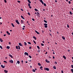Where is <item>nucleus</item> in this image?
I'll use <instances>...</instances> for the list:
<instances>
[{
  "label": "nucleus",
  "instance_id": "44",
  "mask_svg": "<svg viewBox=\"0 0 73 73\" xmlns=\"http://www.w3.org/2000/svg\"><path fill=\"white\" fill-rule=\"evenodd\" d=\"M44 6H46V4L45 3H44Z\"/></svg>",
  "mask_w": 73,
  "mask_h": 73
},
{
  "label": "nucleus",
  "instance_id": "28",
  "mask_svg": "<svg viewBox=\"0 0 73 73\" xmlns=\"http://www.w3.org/2000/svg\"><path fill=\"white\" fill-rule=\"evenodd\" d=\"M37 48H38V49H40V48L39 47V46H37Z\"/></svg>",
  "mask_w": 73,
  "mask_h": 73
},
{
  "label": "nucleus",
  "instance_id": "52",
  "mask_svg": "<svg viewBox=\"0 0 73 73\" xmlns=\"http://www.w3.org/2000/svg\"><path fill=\"white\" fill-rule=\"evenodd\" d=\"M68 3H69V4H70L71 2L70 1H69Z\"/></svg>",
  "mask_w": 73,
  "mask_h": 73
},
{
  "label": "nucleus",
  "instance_id": "53",
  "mask_svg": "<svg viewBox=\"0 0 73 73\" xmlns=\"http://www.w3.org/2000/svg\"><path fill=\"white\" fill-rule=\"evenodd\" d=\"M11 42H9V44L10 45H11Z\"/></svg>",
  "mask_w": 73,
  "mask_h": 73
},
{
  "label": "nucleus",
  "instance_id": "5",
  "mask_svg": "<svg viewBox=\"0 0 73 73\" xmlns=\"http://www.w3.org/2000/svg\"><path fill=\"white\" fill-rule=\"evenodd\" d=\"M35 32L37 34H38V35H39L40 34L37 31H36V30L35 31Z\"/></svg>",
  "mask_w": 73,
  "mask_h": 73
},
{
  "label": "nucleus",
  "instance_id": "35",
  "mask_svg": "<svg viewBox=\"0 0 73 73\" xmlns=\"http://www.w3.org/2000/svg\"><path fill=\"white\" fill-rule=\"evenodd\" d=\"M30 3H29L28 4V6L29 7H30Z\"/></svg>",
  "mask_w": 73,
  "mask_h": 73
},
{
  "label": "nucleus",
  "instance_id": "45",
  "mask_svg": "<svg viewBox=\"0 0 73 73\" xmlns=\"http://www.w3.org/2000/svg\"><path fill=\"white\" fill-rule=\"evenodd\" d=\"M57 64V63L56 62H55V64Z\"/></svg>",
  "mask_w": 73,
  "mask_h": 73
},
{
  "label": "nucleus",
  "instance_id": "58",
  "mask_svg": "<svg viewBox=\"0 0 73 73\" xmlns=\"http://www.w3.org/2000/svg\"><path fill=\"white\" fill-rule=\"evenodd\" d=\"M29 8H30V9H31V7H30V6H29Z\"/></svg>",
  "mask_w": 73,
  "mask_h": 73
},
{
  "label": "nucleus",
  "instance_id": "57",
  "mask_svg": "<svg viewBox=\"0 0 73 73\" xmlns=\"http://www.w3.org/2000/svg\"><path fill=\"white\" fill-rule=\"evenodd\" d=\"M32 20L33 21H35V20H34V19H32Z\"/></svg>",
  "mask_w": 73,
  "mask_h": 73
},
{
  "label": "nucleus",
  "instance_id": "63",
  "mask_svg": "<svg viewBox=\"0 0 73 73\" xmlns=\"http://www.w3.org/2000/svg\"><path fill=\"white\" fill-rule=\"evenodd\" d=\"M44 33V31H42V33Z\"/></svg>",
  "mask_w": 73,
  "mask_h": 73
},
{
  "label": "nucleus",
  "instance_id": "64",
  "mask_svg": "<svg viewBox=\"0 0 73 73\" xmlns=\"http://www.w3.org/2000/svg\"><path fill=\"white\" fill-rule=\"evenodd\" d=\"M42 42H43V43H44V41H42Z\"/></svg>",
  "mask_w": 73,
  "mask_h": 73
},
{
  "label": "nucleus",
  "instance_id": "12",
  "mask_svg": "<svg viewBox=\"0 0 73 73\" xmlns=\"http://www.w3.org/2000/svg\"><path fill=\"white\" fill-rule=\"evenodd\" d=\"M35 11H38V12H39V11L38 10H37V9H35Z\"/></svg>",
  "mask_w": 73,
  "mask_h": 73
},
{
  "label": "nucleus",
  "instance_id": "18",
  "mask_svg": "<svg viewBox=\"0 0 73 73\" xmlns=\"http://www.w3.org/2000/svg\"><path fill=\"white\" fill-rule=\"evenodd\" d=\"M0 41L1 42H3V40L2 39H1V38H0Z\"/></svg>",
  "mask_w": 73,
  "mask_h": 73
},
{
  "label": "nucleus",
  "instance_id": "34",
  "mask_svg": "<svg viewBox=\"0 0 73 73\" xmlns=\"http://www.w3.org/2000/svg\"><path fill=\"white\" fill-rule=\"evenodd\" d=\"M33 42L35 44H36V43L35 42V41L34 40H33Z\"/></svg>",
  "mask_w": 73,
  "mask_h": 73
},
{
  "label": "nucleus",
  "instance_id": "14",
  "mask_svg": "<svg viewBox=\"0 0 73 73\" xmlns=\"http://www.w3.org/2000/svg\"><path fill=\"white\" fill-rule=\"evenodd\" d=\"M33 38L35 39V40L36 39V37L35 36H33Z\"/></svg>",
  "mask_w": 73,
  "mask_h": 73
},
{
  "label": "nucleus",
  "instance_id": "36",
  "mask_svg": "<svg viewBox=\"0 0 73 73\" xmlns=\"http://www.w3.org/2000/svg\"><path fill=\"white\" fill-rule=\"evenodd\" d=\"M28 15H29V16H30V15H31L30 14V13H28Z\"/></svg>",
  "mask_w": 73,
  "mask_h": 73
},
{
  "label": "nucleus",
  "instance_id": "41",
  "mask_svg": "<svg viewBox=\"0 0 73 73\" xmlns=\"http://www.w3.org/2000/svg\"><path fill=\"white\" fill-rule=\"evenodd\" d=\"M18 47H19V50H20V47L19 45L18 46Z\"/></svg>",
  "mask_w": 73,
  "mask_h": 73
},
{
  "label": "nucleus",
  "instance_id": "48",
  "mask_svg": "<svg viewBox=\"0 0 73 73\" xmlns=\"http://www.w3.org/2000/svg\"><path fill=\"white\" fill-rule=\"evenodd\" d=\"M71 67H72V68L73 69V65H71Z\"/></svg>",
  "mask_w": 73,
  "mask_h": 73
},
{
  "label": "nucleus",
  "instance_id": "23",
  "mask_svg": "<svg viewBox=\"0 0 73 73\" xmlns=\"http://www.w3.org/2000/svg\"><path fill=\"white\" fill-rule=\"evenodd\" d=\"M44 25L45 26H48V24H47L46 23H45L44 24Z\"/></svg>",
  "mask_w": 73,
  "mask_h": 73
},
{
  "label": "nucleus",
  "instance_id": "26",
  "mask_svg": "<svg viewBox=\"0 0 73 73\" xmlns=\"http://www.w3.org/2000/svg\"><path fill=\"white\" fill-rule=\"evenodd\" d=\"M24 45L25 46H27V43L26 42H24Z\"/></svg>",
  "mask_w": 73,
  "mask_h": 73
},
{
  "label": "nucleus",
  "instance_id": "59",
  "mask_svg": "<svg viewBox=\"0 0 73 73\" xmlns=\"http://www.w3.org/2000/svg\"><path fill=\"white\" fill-rule=\"evenodd\" d=\"M45 61H46V62L48 61L47 60V59H46Z\"/></svg>",
  "mask_w": 73,
  "mask_h": 73
},
{
  "label": "nucleus",
  "instance_id": "33",
  "mask_svg": "<svg viewBox=\"0 0 73 73\" xmlns=\"http://www.w3.org/2000/svg\"><path fill=\"white\" fill-rule=\"evenodd\" d=\"M21 23H22L23 24V23H24V22L23 21V20H21Z\"/></svg>",
  "mask_w": 73,
  "mask_h": 73
},
{
  "label": "nucleus",
  "instance_id": "7",
  "mask_svg": "<svg viewBox=\"0 0 73 73\" xmlns=\"http://www.w3.org/2000/svg\"><path fill=\"white\" fill-rule=\"evenodd\" d=\"M37 16H38V17H39V15H40V14H39V12H37Z\"/></svg>",
  "mask_w": 73,
  "mask_h": 73
},
{
  "label": "nucleus",
  "instance_id": "62",
  "mask_svg": "<svg viewBox=\"0 0 73 73\" xmlns=\"http://www.w3.org/2000/svg\"><path fill=\"white\" fill-rule=\"evenodd\" d=\"M61 73H63V70H62L61 71Z\"/></svg>",
  "mask_w": 73,
  "mask_h": 73
},
{
  "label": "nucleus",
  "instance_id": "30",
  "mask_svg": "<svg viewBox=\"0 0 73 73\" xmlns=\"http://www.w3.org/2000/svg\"><path fill=\"white\" fill-rule=\"evenodd\" d=\"M28 43L30 45L31 44V43L30 42H28Z\"/></svg>",
  "mask_w": 73,
  "mask_h": 73
},
{
  "label": "nucleus",
  "instance_id": "47",
  "mask_svg": "<svg viewBox=\"0 0 73 73\" xmlns=\"http://www.w3.org/2000/svg\"><path fill=\"white\" fill-rule=\"evenodd\" d=\"M38 52L39 53L40 52V50H38Z\"/></svg>",
  "mask_w": 73,
  "mask_h": 73
},
{
  "label": "nucleus",
  "instance_id": "60",
  "mask_svg": "<svg viewBox=\"0 0 73 73\" xmlns=\"http://www.w3.org/2000/svg\"><path fill=\"white\" fill-rule=\"evenodd\" d=\"M17 2H18V3H20V1H17Z\"/></svg>",
  "mask_w": 73,
  "mask_h": 73
},
{
  "label": "nucleus",
  "instance_id": "2",
  "mask_svg": "<svg viewBox=\"0 0 73 73\" xmlns=\"http://www.w3.org/2000/svg\"><path fill=\"white\" fill-rule=\"evenodd\" d=\"M24 54H25V55H27V56H29L28 53L27 52H25L24 53Z\"/></svg>",
  "mask_w": 73,
  "mask_h": 73
},
{
  "label": "nucleus",
  "instance_id": "61",
  "mask_svg": "<svg viewBox=\"0 0 73 73\" xmlns=\"http://www.w3.org/2000/svg\"><path fill=\"white\" fill-rule=\"evenodd\" d=\"M7 34H8L9 35H10V33H7Z\"/></svg>",
  "mask_w": 73,
  "mask_h": 73
},
{
  "label": "nucleus",
  "instance_id": "22",
  "mask_svg": "<svg viewBox=\"0 0 73 73\" xmlns=\"http://www.w3.org/2000/svg\"><path fill=\"white\" fill-rule=\"evenodd\" d=\"M10 48V47L9 46H7V48L8 49H9Z\"/></svg>",
  "mask_w": 73,
  "mask_h": 73
},
{
  "label": "nucleus",
  "instance_id": "24",
  "mask_svg": "<svg viewBox=\"0 0 73 73\" xmlns=\"http://www.w3.org/2000/svg\"><path fill=\"white\" fill-rule=\"evenodd\" d=\"M0 48H1V49H3L2 46L0 45Z\"/></svg>",
  "mask_w": 73,
  "mask_h": 73
},
{
  "label": "nucleus",
  "instance_id": "50",
  "mask_svg": "<svg viewBox=\"0 0 73 73\" xmlns=\"http://www.w3.org/2000/svg\"><path fill=\"white\" fill-rule=\"evenodd\" d=\"M31 48H32L30 46V47H29V49H31Z\"/></svg>",
  "mask_w": 73,
  "mask_h": 73
},
{
  "label": "nucleus",
  "instance_id": "29",
  "mask_svg": "<svg viewBox=\"0 0 73 73\" xmlns=\"http://www.w3.org/2000/svg\"><path fill=\"white\" fill-rule=\"evenodd\" d=\"M33 72H35V69H33Z\"/></svg>",
  "mask_w": 73,
  "mask_h": 73
},
{
  "label": "nucleus",
  "instance_id": "49",
  "mask_svg": "<svg viewBox=\"0 0 73 73\" xmlns=\"http://www.w3.org/2000/svg\"><path fill=\"white\" fill-rule=\"evenodd\" d=\"M46 62H47V63H49L50 61H48Z\"/></svg>",
  "mask_w": 73,
  "mask_h": 73
},
{
  "label": "nucleus",
  "instance_id": "15",
  "mask_svg": "<svg viewBox=\"0 0 73 73\" xmlns=\"http://www.w3.org/2000/svg\"><path fill=\"white\" fill-rule=\"evenodd\" d=\"M41 68H43V67L42 66H41L40 67V69L41 70H43V69H42Z\"/></svg>",
  "mask_w": 73,
  "mask_h": 73
},
{
  "label": "nucleus",
  "instance_id": "9",
  "mask_svg": "<svg viewBox=\"0 0 73 73\" xmlns=\"http://www.w3.org/2000/svg\"><path fill=\"white\" fill-rule=\"evenodd\" d=\"M1 67H2V68H4L5 67V66H3V65H1Z\"/></svg>",
  "mask_w": 73,
  "mask_h": 73
},
{
  "label": "nucleus",
  "instance_id": "32",
  "mask_svg": "<svg viewBox=\"0 0 73 73\" xmlns=\"http://www.w3.org/2000/svg\"><path fill=\"white\" fill-rule=\"evenodd\" d=\"M28 3H29L31 4V1H28Z\"/></svg>",
  "mask_w": 73,
  "mask_h": 73
},
{
  "label": "nucleus",
  "instance_id": "21",
  "mask_svg": "<svg viewBox=\"0 0 73 73\" xmlns=\"http://www.w3.org/2000/svg\"><path fill=\"white\" fill-rule=\"evenodd\" d=\"M62 38L63 40H65V37H64L63 36H62Z\"/></svg>",
  "mask_w": 73,
  "mask_h": 73
},
{
  "label": "nucleus",
  "instance_id": "3",
  "mask_svg": "<svg viewBox=\"0 0 73 73\" xmlns=\"http://www.w3.org/2000/svg\"><path fill=\"white\" fill-rule=\"evenodd\" d=\"M44 70H47V71H49V69L48 68H44Z\"/></svg>",
  "mask_w": 73,
  "mask_h": 73
},
{
  "label": "nucleus",
  "instance_id": "13",
  "mask_svg": "<svg viewBox=\"0 0 73 73\" xmlns=\"http://www.w3.org/2000/svg\"><path fill=\"white\" fill-rule=\"evenodd\" d=\"M21 18H22L23 19L25 20V18H24L23 16L22 15H21Z\"/></svg>",
  "mask_w": 73,
  "mask_h": 73
},
{
  "label": "nucleus",
  "instance_id": "54",
  "mask_svg": "<svg viewBox=\"0 0 73 73\" xmlns=\"http://www.w3.org/2000/svg\"><path fill=\"white\" fill-rule=\"evenodd\" d=\"M21 62H22V64H23V60H22V61H21Z\"/></svg>",
  "mask_w": 73,
  "mask_h": 73
},
{
  "label": "nucleus",
  "instance_id": "1",
  "mask_svg": "<svg viewBox=\"0 0 73 73\" xmlns=\"http://www.w3.org/2000/svg\"><path fill=\"white\" fill-rule=\"evenodd\" d=\"M15 22L17 23L18 25H20V23L18 21V20H15Z\"/></svg>",
  "mask_w": 73,
  "mask_h": 73
},
{
  "label": "nucleus",
  "instance_id": "16",
  "mask_svg": "<svg viewBox=\"0 0 73 73\" xmlns=\"http://www.w3.org/2000/svg\"><path fill=\"white\" fill-rule=\"evenodd\" d=\"M63 58H64V59H66V57H65V56H63Z\"/></svg>",
  "mask_w": 73,
  "mask_h": 73
},
{
  "label": "nucleus",
  "instance_id": "37",
  "mask_svg": "<svg viewBox=\"0 0 73 73\" xmlns=\"http://www.w3.org/2000/svg\"><path fill=\"white\" fill-rule=\"evenodd\" d=\"M44 27H45V28H48V26H44Z\"/></svg>",
  "mask_w": 73,
  "mask_h": 73
},
{
  "label": "nucleus",
  "instance_id": "17",
  "mask_svg": "<svg viewBox=\"0 0 73 73\" xmlns=\"http://www.w3.org/2000/svg\"><path fill=\"white\" fill-rule=\"evenodd\" d=\"M11 25H12L13 27H15V25H14L13 24V23H11Z\"/></svg>",
  "mask_w": 73,
  "mask_h": 73
},
{
  "label": "nucleus",
  "instance_id": "38",
  "mask_svg": "<svg viewBox=\"0 0 73 73\" xmlns=\"http://www.w3.org/2000/svg\"><path fill=\"white\" fill-rule=\"evenodd\" d=\"M41 45H42V46H44V44L43 43H42L41 44Z\"/></svg>",
  "mask_w": 73,
  "mask_h": 73
},
{
  "label": "nucleus",
  "instance_id": "43",
  "mask_svg": "<svg viewBox=\"0 0 73 73\" xmlns=\"http://www.w3.org/2000/svg\"><path fill=\"white\" fill-rule=\"evenodd\" d=\"M4 2L5 3H7V1L6 0H4Z\"/></svg>",
  "mask_w": 73,
  "mask_h": 73
},
{
  "label": "nucleus",
  "instance_id": "8",
  "mask_svg": "<svg viewBox=\"0 0 73 73\" xmlns=\"http://www.w3.org/2000/svg\"><path fill=\"white\" fill-rule=\"evenodd\" d=\"M9 56L10 57H11V58H13V56L11 54H9Z\"/></svg>",
  "mask_w": 73,
  "mask_h": 73
},
{
  "label": "nucleus",
  "instance_id": "40",
  "mask_svg": "<svg viewBox=\"0 0 73 73\" xmlns=\"http://www.w3.org/2000/svg\"><path fill=\"white\" fill-rule=\"evenodd\" d=\"M29 57L30 58H31L32 57H31V56H30V55H29Z\"/></svg>",
  "mask_w": 73,
  "mask_h": 73
},
{
  "label": "nucleus",
  "instance_id": "46",
  "mask_svg": "<svg viewBox=\"0 0 73 73\" xmlns=\"http://www.w3.org/2000/svg\"><path fill=\"white\" fill-rule=\"evenodd\" d=\"M67 27L69 28L70 27H69L68 25L67 24Z\"/></svg>",
  "mask_w": 73,
  "mask_h": 73
},
{
  "label": "nucleus",
  "instance_id": "51",
  "mask_svg": "<svg viewBox=\"0 0 73 73\" xmlns=\"http://www.w3.org/2000/svg\"><path fill=\"white\" fill-rule=\"evenodd\" d=\"M3 62H4L5 63H7V61H4Z\"/></svg>",
  "mask_w": 73,
  "mask_h": 73
},
{
  "label": "nucleus",
  "instance_id": "19",
  "mask_svg": "<svg viewBox=\"0 0 73 73\" xmlns=\"http://www.w3.org/2000/svg\"><path fill=\"white\" fill-rule=\"evenodd\" d=\"M38 65L39 66H41V64L40 63H38Z\"/></svg>",
  "mask_w": 73,
  "mask_h": 73
},
{
  "label": "nucleus",
  "instance_id": "56",
  "mask_svg": "<svg viewBox=\"0 0 73 73\" xmlns=\"http://www.w3.org/2000/svg\"><path fill=\"white\" fill-rule=\"evenodd\" d=\"M21 10L22 11H24L23 9H21Z\"/></svg>",
  "mask_w": 73,
  "mask_h": 73
},
{
  "label": "nucleus",
  "instance_id": "39",
  "mask_svg": "<svg viewBox=\"0 0 73 73\" xmlns=\"http://www.w3.org/2000/svg\"><path fill=\"white\" fill-rule=\"evenodd\" d=\"M71 71H72V72H73V69H71Z\"/></svg>",
  "mask_w": 73,
  "mask_h": 73
},
{
  "label": "nucleus",
  "instance_id": "25",
  "mask_svg": "<svg viewBox=\"0 0 73 73\" xmlns=\"http://www.w3.org/2000/svg\"><path fill=\"white\" fill-rule=\"evenodd\" d=\"M44 22H45V23H47V21L45 20H44Z\"/></svg>",
  "mask_w": 73,
  "mask_h": 73
},
{
  "label": "nucleus",
  "instance_id": "4",
  "mask_svg": "<svg viewBox=\"0 0 73 73\" xmlns=\"http://www.w3.org/2000/svg\"><path fill=\"white\" fill-rule=\"evenodd\" d=\"M9 62L10 63H13V61L12 60H10Z\"/></svg>",
  "mask_w": 73,
  "mask_h": 73
},
{
  "label": "nucleus",
  "instance_id": "11",
  "mask_svg": "<svg viewBox=\"0 0 73 73\" xmlns=\"http://www.w3.org/2000/svg\"><path fill=\"white\" fill-rule=\"evenodd\" d=\"M17 62L18 64H20V62L18 60Z\"/></svg>",
  "mask_w": 73,
  "mask_h": 73
},
{
  "label": "nucleus",
  "instance_id": "10",
  "mask_svg": "<svg viewBox=\"0 0 73 73\" xmlns=\"http://www.w3.org/2000/svg\"><path fill=\"white\" fill-rule=\"evenodd\" d=\"M4 72H5V73H8V71L7 70H4Z\"/></svg>",
  "mask_w": 73,
  "mask_h": 73
},
{
  "label": "nucleus",
  "instance_id": "6",
  "mask_svg": "<svg viewBox=\"0 0 73 73\" xmlns=\"http://www.w3.org/2000/svg\"><path fill=\"white\" fill-rule=\"evenodd\" d=\"M19 45L20 46H23V45L21 44V43H19Z\"/></svg>",
  "mask_w": 73,
  "mask_h": 73
},
{
  "label": "nucleus",
  "instance_id": "42",
  "mask_svg": "<svg viewBox=\"0 0 73 73\" xmlns=\"http://www.w3.org/2000/svg\"><path fill=\"white\" fill-rule=\"evenodd\" d=\"M40 2H43V1H42V0H39Z\"/></svg>",
  "mask_w": 73,
  "mask_h": 73
},
{
  "label": "nucleus",
  "instance_id": "27",
  "mask_svg": "<svg viewBox=\"0 0 73 73\" xmlns=\"http://www.w3.org/2000/svg\"><path fill=\"white\" fill-rule=\"evenodd\" d=\"M53 68L55 69H56V68L55 66H54L53 67Z\"/></svg>",
  "mask_w": 73,
  "mask_h": 73
},
{
  "label": "nucleus",
  "instance_id": "31",
  "mask_svg": "<svg viewBox=\"0 0 73 73\" xmlns=\"http://www.w3.org/2000/svg\"><path fill=\"white\" fill-rule=\"evenodd\" d=\"M16 48L17 49H18V46H16Z\"/></svg>",
  "mask_w": 73,
  "mask_h": 73
},
{
  "label": "nucleus",
  "instance_id": "55",
  "mask_svg": "<svg viewBox=\"0 0 73 73\" xmlns=\"http://www.w3.org/2000/svg\"><path fill=\"white\" fill-rule=\"evenodd\" d=\"M41 3L42 4H44V3H43V2H41Z\"/></svg>",
  "mask_w": 73,
  "mask_h": 73
},
{
  "label": "nucleus",
  "instance_id": "20",
  "mask_svg": "<svg viewBox=\"0 0 73 73\" xmlns=\"http://www.w3.org/2000/svg\"><path fill=\"white\" fill-rule=\"evenodd\" d=\"M69 13L70 14V15H72V13L71 12V11H70L69 12Z\"/></svg>",
  "mask_w": 73,
  "mask_h": 73
}]
</instances>
